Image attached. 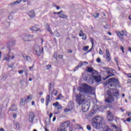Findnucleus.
I'll return each mask as SVG.
<instances>
[{
	"instance_id": "f257e3e1",
	"label": "nucleus",
	"mask_w": 131,
	"mask_h": 131,
	"mask_svg": "<svg viewBox=\"0 0 131 131\" xmlns=\"http://www.w3.org/2000/svg\"><path fill=\"white\" fill-rule=\"evenodd\" d=\"M93 121L92 123V126L96 129H100L102 127V122L104 118L100 116H96L93 118Z\"/></svg>"
},
{
	"instance_id": "f03ea898",
	"label": "nucleus",
	"mask_w": 131,
	"mask_h": 131,
	"mask_svg": "<svg viewBox=\"0 0 131 131\" xmlns=\"http://www.w3.org/2000/svg\"><path fill=\"white\" fill-rule=\"evenodd\" d=\"M78 91L79 93L85 94V95H90L93 93V88L86 83H83L82 86L78 88Z\"/></svg>"
},
{
	"instance_id": "7ed1b4c3",
	"label": "nucleus",
	"mask_w": 131,
	"mask_h": 131,
	"mask_svg": "<svg viewBox=\"0 0 131 131\" xmlns=\"http://www.w3.org/2000/svg\"><path fill=\"white\" fill-rule=\"evenodd\" d=\"M76 98V102L79 105V106H80V105H82V103H84L86 101L85 96L84 95L82 94V93H79L78 94H76L75 95Z\"/></svg>"
},
{
	"instance_id": "20e7f679",
	"label": "nucleus",
	"mask_w": 131,
	"mask_h": 131,
	"mask_svg": "<svg viewBox=\"0 0 131 131\" xmlns=\"http://www.w3.org/2000/svg\"><path fill=\"white\" fill-rule=\"evenodd\" d=\"M109 83H113L118 85L119 84V81L115 77L111 78L105 82L104 84V86H107V84H109Z\"/></svg>"
},
{
	"instance_id": "39448f33",
	"label": "nucleus",
	"mask_w": 131,
	"mask_h": 131,
	"mask_svg": "<svg viewBox=\"0 0 131 131\" xmlns=\"http://www.w3.org/2000/svg\"><path fill=\"white\" fill-rule=\"evenodd\" d=\"M107 95L108 96L105 100L106 103H111L112 102H114V97H113V95H112V93H111V91H107Z\"/></svg>"
},
{
	"instance_id": "423d86ee",
	"label": "nucleus",
	"mask_w": 131,
	"mask_h": 131,
	"mask_svg": "<svg viewBox=\"0 0 131 131\" xmlns=\"http://www.w3.org/2000/svg\"><path fill=\"white\" fill-rule=\"evenodd\" d=\"M34 36L33 35L24 34L21 36V38L25 41H31V39L33 38Z\"/></svg>"
},
{
	"instance_id": "0eeeda50",
	"label": "nucleus",
	"mask_w": 131,
	"mask_h": 131,
	"mask_svg": "<svg viewBox=\"0 0 131 131\" xmlns=\"http://www.w3.org/2000/svg\"><path fill=\"white\" fill-rule=\"evenodd\" d=\"M83 79L85 81H94V80L92 78L91 76L88 74H83L82 75Z\"/></svg>"
},
{
	"instance_id": "6e6552de",
	"label": "nucleus",
	"mask_w": 131,
	"mask_h": 131,
	"mask_svg": "<svg viewBox=\"0 0 131 131\" xmlns=\"http://www.w3.org/2000/svg\"><path fill=\"white\" fill-rule=\"evenodd\" d=\"M8 49L9 51L8 53L4 55V58L3 59L4 61H10V58L11 57L10 54H11V48L9 47H8Z\"/></svg>"
},
{
	"instance_id": "1a4fd4ad",
	"label": "nucleus",
	"mask_w": 131,
	"mask_h": 131,
	"mask_svg": "<svg viewBox=\"0 0 131 131\" xmlns=\"http://www.w3.org/2000/svg\"><path fill=\"white\" fill-rule=\"evenodd\" d=\"M35 118V115L33 112L30 113L29 115V121L31 123H32L34 121V119Z\"/></svg>"
},
{
	"instance_id": "9d476101",
	"label": "nucleus",
	"mask_w": 131,
	"mask_h": 131,
	"mask_svg": "<svg viewBox=\"0 0 131 131\" xmlns=\"http://www.w3.org/2000/svg\"><path fill=\"white\" fill-rule=\"evenodd\" d=\"M34 51H35L36 54L37 55V56H38V57H40V54H41V51H40V47L38 46V45H36L35 46Z\"/></svg>"
},
{
	"instance_id": "9b49d317",
	"label": "nucleus",
	"mask_w": 131,
	"mask_h": 131,
	"mask_svg": "<svg viewBox=\"0 0 131 131\" xmlns=\"http://www.w3.org/2000/svg\"><path fill=\"white\" fill-rule=\"evenodd\" d=\"M107 113L108 121H113V119L114 118V116L113 115V114H112V113H111V112L109 111L107 112Z\"/></svg>"
},
{
	"instance_id": "f8f14e48",
	"label": "nucleus",
	"mask_w": 131,
	"mask_h": 131,
	"mask_svg": "<svg viewBox=\"0 0 131 131\" xmlns=\"http://www.w3.org/2000/svg\"><path fill=\"white\" fill-rule=\"evenodd\" d=\"M106 74H107V76H106L105 78H103V80H106V79H108L109 77H112V76H115V75L111 72V71H109V69L107 70Z\"/></svg>"
},
{
	"instance_id": "ddd939ff",
	"label": "nucleus",
	"mask_w": 131,
	"mask_h": 131,
	"mask_svg": "<svg viewBox=\"0 0 131 131\" xmlns=\"http://www.w3.org/2000/svg\"><path fill=\"white\" fill-rule=\"evenodd\" d=\"M16 43V41L15 40H11V41H9L7 43V49L8 47H9L11 51H12V47H13V46H15V44Z\"/></svg>"
},
{
	"instance_id": "4468645a",
	"label": "nucleus",
	"mask_w": 131,
	"mask_h": 131,
	"mask_svg": "<svg viewBox=\"0 0 131 131\" xmlns=\"http://www.w3.org/2000/svg\"><path fill=\"white\" fill-rule=\"evenodd\" d=\"M106 60H107L108 62H110L111 61L110 52H109V50L108 49H106Z\"/></svg>"
},
{
	"instance_id": "2eb2a0df",
	"label": "nucleus",
	"mask_w": 131,
	"mask_h": 131,
	"mask_svg": "<svg viewBox=\"0 0 131 131\" xmlns=\"http://www.w3.org/2000/svg\"><path fill=\"white\" fill-rule=\"evenodd\" d=\"M23 1L24 2V3H26V2H28V0H23ZM21 2H22V0H17L9 4V6H12V7H13V6H15V5H18V4H20Z\"/></svg>"
},
{
	"instance_id": "dca6fc26",
	"label": "nucleus",
	"mask_w": 131,
	"mask_h": 131,
	"mask_svg": "<svg viewBox=\"0 0 131 131\" xmlns=\"http://www.w3.org/2000/svg\"><path fill=\"white\" fill-rule=\"evenodd\" d=\"M70 125V122L69 121H67L61 124V127H69Z\"/></svg>"
},
{
	"instance_id": "f3484780",
	"label": "nucleus",
	"mask_w": 131,
	"mask_h": 131,
	"mask_svg": "<svg viewBox=\"0 0 131 131\" xmlns=\"http://www.w3.org/2000/svg\"><path fill=\"white\" fill-rule=\"evenodd\" d=\"M90 107L89 106V105H88V104H85L82 106V110L83 111V112H88V111H89Z\"/></svg>"
},
{
	"instance_id": "a211bd4d",
	"label": "nucleus",
	"mask_w": 131,
	"mask_h": 131,
	"mask_svg": "<svg viewBox=\"0 0 131 131\" xmlns=\"http://www.w3.org/2000/svg\"><path fill=\"white\" fill-rule=\"evenodd\" d=\"M28 15L31 18H34V17H35V12H34V10L29 11L28 12Z\"/></svg>"
},
{
	"instance_id": "6ab92c4d",
	"label": "nucleus",
	"mask_w": 131,
	"mask_h": 131,
	"mask_svg": "<svg viewBox=\"0 0 131 131\" xmlns=\"http://www.w3.org/2000/svg\"><path fill=\"white\" fill-rule=\"evenodd\" d=\"M118 36L121 38V39H123V36L124 35V31L122 30L121 32H118L117 33Z\"/></svg>"
},
{
	"instance_id": "aec40b11",
	"label": "nucleus",
	"mask_w": 131,
	"mask_h": 131,
	"mask_svg": "<svg viewBox=\"0 0 131 131\" xmlns=\"http://www.w3.org/2000/svg\"><path fill=\"white\" fill-rule=\"evenodd\" d=\"M93 78L96 82H100L102 80V78L100 76H95L93 77Z\"/></svg>"
},
{
	"instance_id": "412c9836",
	"label": "nucleus",
	"mask_w": 131,
	"mask_h": 131,
	"mask_svg": "<svg viewBox=\"0 0 131 131\" xmlns=\"http://www.w3.org/2000/svg\"><path fill=\"white\" fill-rule=\"evenodd\" d=\"M24 59L26 60V61H28V62H32V59H31V57L30 56L27 55V56H23Z\"/></svg>"
},
{
	"instance_id": "4be33fe9",
	"label": "nucleus",
	"mask_w": 131,
	"mask_h": 131,
	"mask_svg": "<svg viewBox=\"0 0 131 131\" xmlns=\"http://www.w3.org/2000/svg\"><path fill=\"white\" fill-rule=\"evenodd\" d=\"M10 111H16L17 110V105L13 104L10 108Z\"/></svg>"
},
{
	"instance_id": "5701e85b",
	"label": "nucleus",
	"mask_w": 131,
	"mask_h": 131,
	"mask_svg": "<svg viewBox=\"0 0 131 131\" xmlns=\"http://www.w3.org/2000/svg\"><path fill=\"white\" fill-rule=\"evenodd\" d=\"M30 29L32 31H36V32L40 30V29L39 28H36V27H31Z\"/></svg>"
},
{
	"instance_id": "b1692460",
	"label": "nucleus",
	"mask_w": 131,
	"mask_h": 131,
	"mask_svg": "<svg viewBox=\"0 0 131 131\" xmlns=\"http://www.w3.org/2000/svg\"><path fill=\"white\" fill-rule=\"evenodd\" d=\"M50 98H51V96L50 95H47L46 99V106H49V103L51 102V101L50 100Z\"/></svg>"
},
{
	"instance_id": "393cba45",
	"label": "nucleus",
	"mask_w": 131,
	"mask_h": 131,
	"mask_svg": "<svg viewBox=\"0 0 131 131\" xmlns=\"http://www.w3.org/2000/svg\"><path fill=\"white\" fill-rule=\"evenodd\" d=\"M115 92H113V95L115 97H118L119 96V91L117 89H114Z\"/></svg>"
},
{
	"instance_id": "a878e982",
	"label": "nucleus",
	"mask_w": 131,
	"mask_h": 131,
	"mask_svg": "<svg viewBox=\"0 0 131 131\" xmlns=\"http://www.w3.org/2000/svg\"><path fill=\"white\" fill-rule=\"evenodd\" d=\"M118 85H116L115 84H113V83H109L107 84V88H116Z\"/></svg>"
},
{
	"instance_id": "bb28decb",
	"label": "nucleus",
	"mask_w": 131,
	"mask_h": 131,
	"mask_svg": "<svg viewBox=\"0 0 131 131\" xmlns=\"http://www.w3.org/2000/svg\"><path fill=\"white\" fill-rule=\"evenodd\" d=\"M98 74H99V73L97 71L93 70V71L92 72L91 75L92 77H94V76H96Z\"/></svg>"
},
{
	"instance_id": "cd10ccee",
	"label": "nucleus",
	"mask_w": 131,
	"mask_h": 131,
	"mask_svg": "<svg viewBox=\"0 0 131 131\" xmlns=\"http://www.w3.org/2000/svg\"><path fill=\"white\" fill-rule=\"evenodd\" d=\"M26 101H27V99L25 98V99L22 98L20 100V105L21 106H24V105H25V102H26Z\"/></svg>"
},
{
	"instance_id": "c85d7f7f",
	"label": "nucleus",
	"mask_w": 131,
	"mask_h": 131,
	"mask_svg": "<svg viewBox=\"0 0 131 131\" xmlns=\"http://www.w3.org/2000/svg\"><path fill=\"white\" fill-rule=\"evenodd\" d=\"M68 107H69V108L71 109V110H72V109H73V102H72V101H70Z\"/></svg>"
},
{
	"instance_id": "c756f323",
	"label": "nucleus",
	"mask_w": 131,
	"mask_h": 131,
	"mask_svg": "<svg viewBox=\"0 0 131 131\" xmlns=\"http://www.w3.org/2000/svg\"><path fill=\"white\" fill-rule=\"evenodd\" d=\"M88 72H89L90 73H92L93 71H94V68L87 67V70Z\"/></svg>"
},
{
	"instance_id": "7c9ffc66",
	"label": "nucleus",
	"mask_w": 131,
	"mask_h": 131,
	"mask_svg": "<svg viewBox=\"0 0 131 131\" xmlns=\"http://www.w3.org/2000/svg\"><path fill=\"white\" fill-rule=\"evenodd\" d=\"M59 17L62 19H67L68 16L66 15L65 14H61V15H59Z\"/></svg>"
},
{
	"instance_id": "2f4dec72",
	"label": "nucleus",
	"mask_w": 131,
	"mask_h": 131,
	"mask_svg": "<svg viewBox=\"0 0 131 131\" xmlns=\"http://www.w3.org/2000/svg\"><path fill=\"white\" fill-rule=\"evenodd\" d=\"M95 115V113H94V112H91L89 114V117H93V116H94V115Z\"/></svg>"
},
{
	"instance_id": "473e14b6",
	"label": "nucleus",
	"mask_w": 131,
	"mask_h": 131,
	"mask_svg": "<svg viewBox=\"0 0 131 131\" xmlns=\"http://www.w3.org/2000/svg\"><path fill=\"white\" fill-rule=\"evenodd\" d=\"M59 105V102L57 101L53 104V106H54V107H58Z\"/></svg>"
},
{
	"instance_id": "72a5a7b5",
	"label": "nucleus",
	"mask_w": 131,
	"mask_h": 131,
	"mask_svg": "<svg viewBox=\"0 0 131 131\" xmlns=\"http://www.w3.org/2000/svg\"><path fill=\"white\" fill-rule=\"evenodd\" d=\"M90 48L89 46H85L84 47H83V51H84V52H86V51L88 50H89V48Z\"/></svg>"
},
{
	"instance_id": "f704fd0d",
	"label": "nucleus",
	"mask_w": 131,
	"mask_h": 131,
	"mask_svg": "<svg viewBox=\"0 0 131 131\" xmlns=\"http://www.w3.org/2000/svg\"><path fill=\"white\" fill-rule=\"evenodd\" d=\"M52 94L54 95V96H57V94H58V91L55 89L53 90L52 92Z\"/></svg>"
},
{
	"instance_id": "c9c22d12",
	"label": "nucleus",
	"mask_w": 131,
	"mask_h": 131,
	"mask_svg": "<svg viewBox=\"0 0 131 131\" xmlns=\"http://www.w3.org/2000/svg\"><path fill=\"white\" fill-rule=\"evenodd\" d=\"M58 131H67V129L66 128H58Z\"/></svg>"
},
{
	"instance_id": "e433bc0d",
	"label": "nucleus",
	"mask_w": 131,
	"mask_h": 131,
	"mask_svg": "<svg viewBox=\"0 0 131 131\" xmlns=\"http://www.w3.org/2000/svg\"><path fill=\"white\" fill-rule=\"evenodd\" d=\"M15 125L17 129H20V126L19 125V123H15Z\"/></svg>"
},
{
	"instance_id": "4c0bfd02",
	"label": "nucleus",
	"mask_w": 131,
	"mask_h": 131,
	"mask_svg": "<svg viewBox=\"0 0 131 131\" xmlns=\"http://www.w3.org/2000/svg\"><path fill=\"white\" fill-rule=\"evenodd\" d=\"M80 33L79 34V36H80V37L83 36V34H84L83 33V31H82V30H81L80 31Z\"/></svg>"
},
{
	"instance_id": "58836bf2",
	"label": "nucleus",
	"mask_w": 131,
	"mask_h": 131,
	"mask_svg": "<svg viewBox=\"0 0 131 131\" xmlns=\"http://www.w3.org/2000/svg\"><path fill=\"white\" fill-rule=\"evenodd\" d=\"M108 71H112V72H113V73H116V71H115V70H113L111 68H108Z\"/></svg>"
},
{
	"instance_id": "ea45409f",
	"label": "nucleus",
	"mask_w": 131,
	"mask_h": 131,
	"mask_svg": "<svg viewBox=\"0 0 131 131\" xmlns=\"http://www.w3.org/2000/svg\"><path fill=\"white\" fill-rule=\"evenodd\" d=\"M62 108H63V106H62V105H58L57 107V110H61V109Z\"/></svg>"
},
{
	"instance_id": "a19ab883",
	"label": "nucleus",
	"mask_w": 131,
	"mask_h": 131,
	"mask_svg": "<svg viewBox=\"0 0 131 131\" xmlns=\"http://www.w3.org/2000/svg\"><path fill=\"white\" fill-rule=\"evenodd\" d=\"M114 61H116L117 66H118L119 65V63H118V59H117V58L115 57L114 58Z\"/></svg>"
},
{
	"instance_id": "79ce46f5",
	"label": "nucleus",
	"mask_w": 131,
	"mask_h": 131,
	"mask_svg": "<svg viewBox=\"0 0 131 131\" xmlns=\"http://www.w3.org/2000/svg\"><path fill=\"white\" fill-rule=\"evenodd\" d=\"M53 57L57 60L58 58V54L56 52L54 53Z\"/></svg>"
},
{
	"instance_id": "37998d69",
	"label": "nucleus",
	"mask_w": 131,
	"mask_h": 131,
	"mask_svg": "<svg viewBox=\"0 0 131 131\" xmlns=\"http://www.w3.org/2000/svg\"><path fill=\"white\" fill-rule=\"evenodd\" d=\"M27 100H29V101H31V100H32V95H30L28 96Z\"/></svg>"
},
{
	"instance_id": "c03bdc74",
	"label": "nucleus",
	"mask_w": 131,
	"mask_h": 131,
	"mask_svg": "<svg viewBox=\"0 0 131 131\" xmlns=\"http://www.w3.org/2000/svg\"><path fill=\"white\" fill-rule=\"evenodd\" d=\"M82 36V39H83V40H85V39H86V35L83 34V36Z\"/></svg>"
},
{
	"instance_id": "a18cd8bd",
	"label": "nucleus",
	"mask_w": 131,
	"mask_h": 131,
	"mask_svg": "<svg viewBox=\"0 0 131 131\" xmlns=\"http://www.w3.org/2000/svg\"><path fill=\"white\" fill-rule=\"evenodd\" d=\"M94 18H98L99 17V13H95L93 15Z\"/></svg>"
},
{
	"instance_id": "49530a36",
	"label": "nucleus",
	"mask_w": 131,
	"mask_h": 131,
	"mask_svg": "<svg viewBox=\"0 0 131 131\" xmlns=\"http://www.w3.org/2000/svg\"><path fill=\"white\" fill-rule=\"evenodd\" d=\"M61 97H62V94H60L57 96L56 100H60Z\"/></svg>"
},
{
	"instance_id": "de8ad7c7",
	"label": "nucleus",
	"mask_w": 131,
	"mask_h": 131,
	"mask_svg": "<svg viewBox=\"0 0 131 131\" xmlns=\"http://www.w3.org/2000/svg\"><path fill=\"white\" fill-rule=\"evenodd\" d=\"M86 127L88 130H91L92 129V127H91V125H88Z\"/></svg>"
},
{
	"instance_id": "09e8293b",
	"label": "nucleus",
	"mask_w": 131,
	"mask_h": 131,
	"mask_svg": "<svg viewBox=\"0 0 131 131\" xmlns=\"http://www.w3.org/2000/svg\"><path fill=\"white\" fill-rule=\"evenodd\" d=\"M93 48H94V46H92V47H91V48L89 50H88V51H87L86 53H91V52H92V51H93Z\"/></svg>"
},
{
	"instance_id": "8fccbe9b",
	"label": "nucleus",
	"mask_w": 131,
	"mask_h": 131,
	"mask_svg": "<svg viewBox=\"0 0 131 131\" xmlns=\"http://www.w3.org/2000/svg\"><path fill=\"white\" fill-rule=\"evenodd\" d=\"M90 41L92 43V46H94V38H91Z\"/></svg>"
},
{
	"instance_id": "3c124183",
	"label": "nucleus",
	"mask_w": 131,
	"mask_h": 131,
	"mask_svg": "<svg viewBox=\"0 0 131 131\" xmlns=\"http://www.w3.org/2000/svg\"><path fill=\"white\" fill-rule=\"evenodd\" d=\"M64 112H69L70 111H71V109L70 108H66L64 110Z\"/></svg>"
},
{
	"instance_id": "603ef678",
	"label": "nucleus",
	"mask_w": 131,
	"mask_h": 131,
	"mask_svg": "<svg viewBox=\"0 0 131 131\" xmlns=\"http://www.w3.org/2000/svg\"><path fill=\"white\" fill-rule=\"evenodd\" d=\"M105 131H112V130H111L109 127L106 126Z\"/></svg>"
},
{
	"instance_id": "864d4df0",
	"label": "nucleus",
	"mask_w": 131,
	"mask_h": 131,
	"mask_svg": "<svg viewBox=\"0 0 131 131\" xmlns=\"http://www.w3.org/2000/svg\"><path fill=\"white\" fill-rule=\"evenodd\" d=\"M96 62H97V63H101V58H100L99 57H98V58L96 59Z\"/></svg>"
},
{
	"instance_id": "5fc2aeb1",
	"label": "nucleus",
	"mask_w": 131,
	"mask_h": 131,
	"mask_svg": "<svg viewBox=\"0 0 131 131\" xmlns=\"http://www.w3.org/2000/svg\"><path fill=\"white\" fill-rule=\"evenodd\" d=\"M48 31L49 32H51L52 31V30L51 29V28L50 27V26H48V29H47Z\"/></svg>"
},
{
	"instance_id": "6e6d98bb",
	"label": "nucleus",
	"mask_w": 131,
	"mask_h": 131,
	"mask_svg": "<svg viewBox=\"0 0 131 131\" xmlns=\"http://www.w3.org/2000/svg\"><path fill=\"white\" fill-rule=\"evenodd\" d=\"M40 102H41V103L43 104L45 103V98H41L40 99Z\"/></svg>"
},
{
	"instance_id": "4d7b16f0",
	"label": "nucleus",
	"mask_w": 131,
	"mask_h": 131,
	"mask_svg": "<svg viewBox=\"0 0 131 131\" xmlns=\"http://www.w3.org/2000/svg\"><path fill=\"white\" fill-rule=\"evenodd\" d=\"M121 51H122L123 54H124V48H123L122 46H121L120 48Z\"/></svg>"
},
{
	"instance_id": "13d9d810",
	"label": "nucleus",
	"mask_w": 131,
	"mask_h": 131,
	"mask_svg": "<svg viewBox=\"0 0 131 131\" xmlns=\"http://www.w3.org/2000/svg\"><path fill=\"white\" fill-rule=\"evenodd\" d=\"M99 54L100 55H103V54H104L103 51H102V49H101V48H100L99 49Z\"/></svg>"
},
{
	"instance_id": "bf43d9fd",
	"label": "nucleus",
	"mask_w": 131,
	"mask_h": 131,
	"mask_svg": "<svg viewBox=\"0 0 131 131\" xmlns=\"http://www.w3.org/2000/svg\"><path fill=\"white\" fill-rule=\"evenodd\" d=\"M49 91H51V90H52V83H49Z\"/></svg>"
},
{
	"instance_id": "052dcab7",
	"label": "nucleus",
	"mask_w": 131,
	"mask_h": 131,
	"mask_svg": "<svg viewBox=\"0 0 131 131\" xmlns=\"http://www.w3.org/2000/svg\"><path fill=\"white\" fill-rule=\"evenodd\" d=\"M131 121V118L129 117L128 118L126 119V121H127V122H130Z\"/></svg>"
},
{
	"instance_id": "680f3d73",
	"label": "nucleus",
	"mask_w": 131,
	"mask_h": 131,
	"mask_svg": "<svg viewBox=\"0 0 131 131\" xmlns=\"http://www.w3.org/2000/svg\"><path fill=\"white\" fill-rule=\"evenodd\" d=\"M23 72H24V70H19V71H18L19 74H23Z\"/></svg>"
},
{
	"instance_id": "e2e57ef3",
	"label": "nucleus",
	"mask_w": 131,
	"mask_h": 131,
	"mask_svg": "<svg viewBox=\"0 0 131 131\" xmlns=\"http://www.w3.org/2000/svg\"><path fill=\"white\" fill-rule=\"evenodd\" d=\"M13 117L14 119H16V118L17 117V114L15 113L13 114Z\"/></svg>"
},
{
	"instance_id": "0e129e2a",
	"label": "nucleus",
	"mask_w": 131,
	"mask_h": 131,
	"mask_svg": "<svg viewBox=\"0 0 131 131\" xmlns=\"http://www.w3.org/2000/svg\"><path fill=\"white\" fill-rule=\"evenodd\" d=\"M78 68H79L78 67V66H77L75 67V69L74 70V72H75V71H76V70H78Z\"/></svg>"
},
{
	"instance_id": "69168bd1",
	"label": "nucleus",
	"mask_w": 131,
	"mask_h": 131,
	"mask_svg": "<svg viewBox=\"0 0 131 131\" xmlns=\"http://www.w3.org/2000/svg\"><path fill=\"white\" fill-rule=\"evenodd\" d=\"M54 6L55 7H56L57 10H60V6H57V5H54Z\"/></svg>"
},
{
	"instance_id": "338daca9",
	"label": "nucleus",
	"mask_w": 131,
	"mask_h": 131,
	"mask_svg": "<svg viewBox=\"0 0 131 131\" xmlns=\"http://www.w3.org/2000/svg\"><path fill=\"white\" fill-rule=\"evenodd\" d=\"M77 66L79 68L82 66V63H81V62H80L78 64V65Z\"/></svg>"
},
{
	"instance_id": "774afa93",
	"label": "nucleus",
	"mask_w": 131,
	"mask_h": 131,
	"mask_svg": "<svg viewBox=\"0 0 131 131\" xmlns=\"http://www.w3.org/2000/svg\"><path fill=\"white\" fill-rule=\"evenodd\" d=\"M127 115L128 116V117H131V113L130 112H128L127 113Z\"/></svg>"
}]
</instances>
